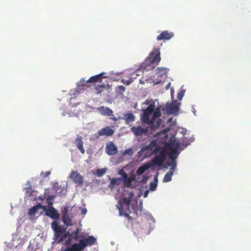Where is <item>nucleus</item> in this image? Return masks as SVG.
<instances>
[{"label": "nucleus", "mask_w": 251, "mask_h": 251, "mask_svg": "<svg viewBox=\"0 0 251 251\" xmlns=\"http://www.w3.org/2000/svg\"><path fill=\"white\" fill-rule=\"evenodd\" d=\"M161 60L159 48H154L149 54L144 63V69L146 71L151 70L156 66Z\"/></svg>", "instance_id": "obj_1"}, {"label": "nucleus", "mask_w": 251, "mask_h": 251, "mask_svg": "<svg viewBox=\"0 0 251 251\" xmlns=\"http://www.w3.org/2000/svg\"><path fill=\"white\" fill-rule=\"evenodd\" d=\"M155 107V104L153 103L150 104L145 110H144L143 114L141 116V120L143 123L149 124H151L150 116L153 112Z\"/></svg>", "instance_id": "obj_2"}, {"label": "nucleus", "mask_w": 251, "mask_h": 251, "mask_svg": "<svg viewBox=\"0 0 251 251\" xmlns=\"http://www.w3.org/2000/svg\"><path fill=\"white\" fill-rule=\"evenodd\" d=\"M130 131L136 137L147 135L149 132L148 127H142L141 126H133L130 128Z\"/></svg>", "instance_id": "obj_3"}, {"label": "nucleus", "mask_w": 251, "mask_h": 251, "mask_svg": "<svg viewBox=\"0 0 251 251\" xmlns=\"http://www.w3.org/2000/svg\"><path fill=\"white\" fill-rule=\"evenodd\" d=\"M96 242V239L94 236H89L88 238L80 240L79 243L77 244L81 251H83L87 246L93 245Z\"/></svg>", "instance_id": "obj_4"}, {"label": "nucleus", "mask_w": 251, "mask_h": 251, "mask_svg": "<svg viewBox=\"0 0 251 251\" xmlns=\"http://www.w3.org/2000/svg\"><path fill=\"white\" fill-rule=\"evenodd\" d=\"M44 211L45 212L46 216L52 219L57 220L59 218V213L52 206L50 207H44Z\"/></svg>", "instance_id": "obj_5"}, {"label": "nucleus", "mask_w": 251, "mask_h": 251, "mask_svg": "<svg viewBox=\"0 0 251 251\" xmlns=\"http://www.w3.org/2000/svg\"><path fill=\"white\" fill-rule=\"evenodd\" d=\"M51 228L54 232V236L58 238L65 230V228L63 226H60L56 221H53L51 224Z\"/></svg>", "instance_id": "obj_6"}, {"label": "nucleus", "mask_w": 251, "mask_h": 251, "mask_svg": "<svg viewBox=\"0 0 251 251\" xmlns=\"http://www.w3.org/2000/svg\"><path fill=\"white\" fill-rule=\"evenodd\" d=\"M134 193L133 192H130L128 197L124 198L123 199V204H122L121 202L120 201V205L117 206L118 208L119 209V207H121L120 206L121 205L123 206L122 210H127V211H129V206L130 205Z\"/></svg>", "instance_id": "obj_7"}, {"label": "nucleus", "mask_w": 251, "mask_h": 251, "mask_svg": "<svg viewBox=\"0 0 251 251\" xmlns=\"http://www.w3.org/2000/svg\"><path fill=\"white\" fill-rule=\"evenodd\" d=\"M69 208L68 205L61 208V213L62 215V221L65 224H68L72 221V215L68 212Z\"/></svg>", "instance_id": "obj_8"}, {"label": "nucleus", "mask_w": 251, "mask_h": 251, "mask_svg": "<svg viewBox=\"0 0 251 251\" xmlns=\"http://www.w3.org/2000/svg\"><path fill=\"white\" fill-rule=\"evenodd\" d=\"M166 159V154L161 152L159 155L155 156L151 159V166L161 165Z\"/></svg>", "instance_id": "obj_9"}, {"label": "nucleus", "mask_w": 251, "mask_h": 251, "mask_svg": "<svg viewBox=\"0 0 251 251\" xmlns=\"http://www.w3.org/2000/svg\"><path fill=\"white\" fill-rule=\"evenodd\" d=\"M70 178L78 186H81L83 183V177L77 171H73L70 175Z\"/></svg>", "instance_id": "obj_10"}, {"label": "nucleus", "mask_w": 251, "mask_h": 251, "mask_svg": "<svg viewBox=\"0 0 251 251\" xmlns=\"http://www.w3.org/2000/svg\"><path fill=\"white\" fill-rule=\"evenodd\" d=\"M174 36V33L173 32H169L168 30L162 31L157 36V40H169Z\"/></svg>", "instance_id": "obj_11"}, {"label": "nucleus", "mask_w": 251, "mask_h": 251, "mask_svg": "<svg viewBox=\"0 0 251 251\" xmlns=\"http://www.w3.org/2000/svg\"><path fill=\"white\" fill-rule=\"evenodd\" d=\"M105 151L109 155H114L118 152V149L116 145L111 142L106 145Z\"/></svg>", "instance_id": "obj_12"}, {"label": "nucleus", "mask_w": 251, "mask_h": 251, "mask_svg": "<svg viewBox=\"0 0 251 251\" xmlns=\"http://www.w3.org/2000/svg\"><path fill=\"white\" fill-rule=\"evenodd\" d=\"M75 144L77 147L78 150L82 153V154H84L85 153V149L83 147V142L82 140V137L80 135H77L75 142Z\"/></svg>", "instance_id": "obj_13"}, {"label": "nucleus", "mask_w": 251, "mask_h": 251, "mask_svg": "<svg viewBox=\"0 0 251 251\" xmlns=\"http://www.w3.org/2000/svg\"><path fill=\"white\" fill-rule=\"evenodd\" d=\"M114 131L109 126L105 127L98 131L99 135L110 136L113 134Z\"/></svg>", "instance_id": "obj_14"}, {"label": "nucleus", "mask_w": 251, "mask_h": 251, "mask_svg": "<svg viewBox=\"0 0 251 251\" xmlns=\"http://www.w3.org/2000/svg\"><path fill=\"white\" fill-rule=\"evenodd\" d=\"M98 111L103 116H113V111L109 107L101 106L97 108Z\"/></svg>", "instance_id": "obj_15"}, {"label": "nucleus", "mask_w": 251, "mask_h": 251, "mask_svg": "<svg viewBox=\"0 0 251 251\" xmlns=\"http://www.w3.org/2000/svg\"><path fill=\"white\" fill-rule=\"evenodd\" d=\"M104 73H101L96 75H94L89 78L87 80H86V83H93V82H101L103 78H105L106 76L102 77V75L104 74Z\"/></svg>", "instance_id": "obj_16"}, {"label": "nucleus", "mask_w": 251, "mask_h": 251, "mask_svg": "<svg viewBox=\"0 0 251 251\" xmlns=\"http://www.w3.org/2000/svg\"><path fill=\"white\" fill-rule=\"evenodd\" d=\"M178 110V106L174 103H170L166 105V111L169 114H176Z\"/></svg>", "instance_id": "obj_17"}, {"label": "nucleus", "mask_w": 251, "mask_h": 251, "mask_svg": "<svg viewBox=\"0 0 251 251\" xmlns=\"http://www.w3.org/2000/svg\"><path fill=\"white\" fill-rule=\"evenodd\" d=\"M151 163L147 162L140 166L136 171V174L138 175H142L146 170H148L150 168H151Z\"/></svg>", "instance_id": "obj_18"}, {"label": "nucleus", "mask_w": 251, "mask_h": 251, "mask_svg": "<svg viewBox=\"0 0 251 251\" xmlns=\"http://www.w3.org/2000/svg\"><path fill=\"white\" fill-rule=\"evenodd\" d=\"M121 119L124 120L126 124L130 122H134L135 120V117L131 112L128 113H124V117L120 118Z\"/></svg>", "instance_id": "obj_19"}, {"label": "nucleus", "mask_w": 251, "mask_h": 251, "mask_svg": "<svg viewBox=\"0 0 251 251\" xmlns=\"http://www.w3.org/2000/svg\"><path fill=\"white\" fill-rule=\"evenodd\" d=\"M168 69L165 67H158L155 71L158 77L166 76Z\"/></svg>", "instance_id": "obj_20"}, {"label": "nucleus", "mask_w": 251, "mask_h": 251, "mask_svg": "<svg viewBox=\"0 0 251 251\" xmlns=\"http://www.w3.org/2000/svg\"><path fill=\"white\" fill-rule=\"evenodd\" d=\"M121 207H119V210L120 215L121 216L124 215L126 217L129 223H131L132 221V218L129 216V213H130V211H127V210H122L123 206L120 205Z\"/></svg>", "instance_id": "obj_21"}, {"label": "nucleus", "mask_w": 251, "mask_h": 251, "mask_svg": "<svg viewBox=\"0 0 251 251\" xmlns=\"http://www.w3.org/2000/svg\"><path fill=\"white\" fill-rule=\"evenodd\" d=\"M157 141L155 140H152L150 144L147 146V147H145V148H142L141 150V151H146V150H151V151H152V150H153L155 147L157 146Z\"/></svg>", "instance_id": "obj_22"}, {"label": "nucleus", "mask_w": 251, "mask_h": 251, "mask_svg": "<svg viewBox=\"0 0 251 251\" xmlns=\"http://www.w3.org/2000/svg\"><path fill=\"white\" fill-rule=\"evenodd\" d=\"M152 113H153V116H152L151 120V123H153V119H155L161 116V112H160V108L157 107L155 109L154 108V110Z\"/></svg>", "instance_id": "obj_23"}, {"label": "nucleus", "mask_w": 251, "mask_h": 251, "mask_svg": "<svg viewBox=\"0 0 251 251\" xmlns=\"http://www.w3.org/2000/svg\"><path fill=\"white\" fill-rule=\"evenodd\" d=\"M174 172H173L172 170H169V171L167 173L163 179V181L164 182H168L172 180V177L173 175Z\"/></svg>", "instance_id": "obj_24"}, {"label": "nucleus", "mask_w": 251, "mask_h": 251, "mask_svg": "<svg viewBox=\"0 0 251 251\" xmlns=\"http://www.w3.org/2000/svg\"><path fill=\"white\" fill-rule=\"evenodd\" d=\"M63 251H81L77 243L73 244L71 247L66 248Z\"/></svg>", "instance_id": "obj_25"}, {"label": "nucleus", "mask_w": 251, "mask_h": 251, "mask_svg": "<svg viewBox=\"0 0 251 251\" xmlns=\"http://www.w3.org/2000/svg\"><path fill=\"white\" fill-rule=\"evenodd\" d=\"M55 197V195H51L48 196L46 200V203L47 204V207L52 206L53 204V202L52 201L54 199Z\"/></svg>", "instance_id": "obj_26"}, {"label": "nucleus", "mask_w": 251, "mask_h": 251, "mask_svg": "<svg viewBox=\"0 0 251 251\" xmlns=\"http://www.w3.org/2000/svg\"><path fill=\"white\" fill-rule=\"evenodd\" d=\"M95 89L97 91V94L99 95L104 91L105 85L104 84H98L95 86Z\"/></svg>", "instance_id": "obj_27"}, {"label": "nucleus", "mask_w": 251, "mask_h": 251, "mask_svg": "<svg viewBox=\"0 0 251 251\" xmlns=\"http://www.w3.org/2000/svg\"><path fill=\"white\" fill-rule=\"evenodd\" d=\"M167 165L171 167L170 170H172L173 172H174L175 169L176 167V163L175 159H172L170 162L167 163Z\"/></svg>", "instance_id": "obj_28"}, {"label": "nucleus", "mask_w": 251, "mask_h": 251, "mask_svg": "<svg viewBox=\"0 0 251 251\" xmlns=\"http://www.w3.org/2000/svg\"><path fill=\"white\" fill-rule=\"evenodd\" d=\"M79 229L78 228H77L75 231L72 232L71 234V236L73 237V238L75 241L78 240L79 236H78Z\"/></svg>", "instance_id": "obj_29"}, {"label": "nucleus", "mask_w": 251, "mask_h": 251, "mask_svg": "<svg viewBox=\"0 0 251 251\" xmlns=\"http://www.w3.org/2000/svg\"><path fill=\"white\" fill-rule=\"evenodd\" d=\"M116 92L119 94H123L126 90V88L123 85H120L116 87Z\"/></svg>", "instance_id": "obj_30"}, {"label": "nucleus", "mask_w": 251, "mask_h": 251, "mask_svg": "<svg viewBox=\"0 0 251 251\" xmlns=\"http://www.w3.org/2000/svg\"><path fill=\"white\" fill-rule=\"evenodd\" d=\"M29 197L35 196L36 191L33 190L30 187H28L26 192Z\"/></svg>", "instance_id": "obj_31"}, {"label": "nucleus", "mask_w": 251, "mask_h": 251, "mask_svg": "<svg viewBox=\"0 0 251 251\" xmlns=\"http://www.w3.org/2000/svg\"><path fill=\"white\" fill-rule=\"evenodd\" d=\"M106 172V169H98L96 172V175L99 176H101Z\"/></svg>", "instance_id": "obj_32"}, {"label": "nucleus", "mask_w": 251, "mask_h": 251, "mask_svg": "<svg viewBox=\"0 0 251 251\" xmlns=\"http://www.w3.org/2000/svg\"><path fill=\"white\" fill-rule=\"evenodd\" d=\"M122 82L126 85H129L133 81V79L132 77H130L128 80L126 79H122L121 80Z\"/></svg>", "instance_id": "obj_33"}, {"label": "nucleus", "mask_w": 251, "mask_h": 251, "mask_svg": "<svg viewBox=\"0 0 251 251\" xmlns=\"http://www.w3.org/2000/svg\"><path fill=\"white\" fill-rule=\"evenodd\" d=\"M162 150H163V149L161 147L157 145V146L155 147V148L153 150L152 153L153 154H156L158 152H160V153L161 152H163Z\"/></svg>", "instance_id": "obj_34"}, {"label": "nucleus", "mask_w": 251, "mask_h": 251, "mask_svg": "<svg viewBox=\"0 0 251 251\" xmlns=\"http://www.w3.org/2000/svg\"><path fill=\"white\" fill-rule=\"evenodd\" d=\"M132 181V179L130 177H128V178L124 180V184L125 186L126 187L129 188L131 185V182Z\"/></svg>", "instance_id": "obj_35"}, {"label": "nucleus", "mask_w": 251, "mask_h": 251, "mask_svg": "<svg viewBox=\"0 0 251 251\" xmlns=\"http://www.w3.org/2000/svg\"><path fill=\"white\" fill-rule=\"evenodd\" d=\"M133 153V151L132 149H128L124 151V152H123V155H125L126 154H127L128 155H132Z\"/></svg>", "instance_id": "obj_36"}, {"label": "nucleus", "mask_w": 251, "mask_h": 251, "mask_svg": "<svg viewBox=\"0 0 251 251\" xmlns=\"http://www.w3.org/2000/svg\"><path fill=\"white\" fill-rule=\"evenodd\" d=\"M38 211V210L37 209V208H36L34 206L31 208L30 209H29V211H28V214L30 215H33L34 214H35V213Z\"/></svg>", "instance_id": "obj_37"}, {"label": "nucleus", "mask_w": 251, "mask_h": 251, "mask_svg": "<svg viewBox=\"0 0 251 251\" xmlns=\"http://www.w3.org/2000/svg\"><path fill=\"white\" fill-rule=\"evenodd\" d=\"M157 187V184L154 182H151L150 184V189L151 191H154Z\"/></svg>", "instance_id": "obj_38"}, {"label": "nucleus", "mask_w": 251, "mask_h": 251, "mask_svg": "<svg viewBox=\"0 0 251 251\" xmlns=\"http://www.w3.org/2000/svg\"><path fill=\"white\" fill-rule=\"evenodd\" d=\"M51 172L50 171H46L45 172H42L41 173V175L43 177H46L49 176Z\"/></svg>", "instance_id": "obj_39"}, {"label": "nucleus", "mask_w": 251, "mask_h": 251, "mask_svg": "<svg viewBox=\"0 0 251 251\" xmlns=\"http://www.w3.org/2000/svg\"><path fill=\"white\" fill-rule=\"evenodd\" d=\"M184 91H180L177 95V99L179 100H181L182 97H183L184 96Z\"/></svg>", "instance_id": "obj_40"}, {"label": "nucleus", "mask_w": 251, "mask_h": 251, "mask_svg": "<svg viewBox=\"0 0 251 251\" xmlns=\"http://www.w3.org/2000/svg\"><path fill=\"white\" fill-rule=\"evenodd\" d=\"M34 207L37 208L38 210L40 209H42L44 210V207H47L46 206L42 205L41 203H39L37 205L34 206Z\"/></svg>", "instance_id": "obj_41"}, {"label": "nucleus", "mask_w": 251, "mask_h": 251, "mask_svg": "<svg viewBox=\"0 0 251 251\" xmlns=\"http://www.w3.org/2000/svg\"><path fill=\"white\" fill-rule=\"evenodd\" d=\"M86 81H85V80L84 79V78H81L80 80H79V84L80 85H81V86H84L85 85V83H86Z\"/></svg>", "instance_id": "obj_42"}, {"label": "nucleus", "mask_w": 251, "mask_h": 251, "mask_svg": "<svg viewBox=\"0 0 251 251\" xmlns=\"http://www.w3.org/2000/svg\"><path fill=\"white\" fill-rule=\"evenodd\" d=\"M121 175H122L124 179V180L128 178L127 176V174L124 171L122 172V173L121 174Z\"/></svg>", "instance_id": "obj_43"}, {"label": "nucleus", "mask_w": 251, "mask_h": 251, "mask_svg": "<svg viewBox=\"0 0 251 251\" xmlns=\"http://www.w3.org/2000/svg\"><path fill=\"white\" fill-rule=\"evenodd\" d=\"M87 209H86V208H83V209L81 210V214L82 215H85V214L87 213Z\"/></svg>", "instance_id": "obj_44"}, {"label": "nucleus", "mask_w": 251, "mask_h": 251, "mask_svg": "<svg viewBox=\"0 0 251 251\" xmlns=\"http://www.w3.org/2000/svg\"><path fill=\"white\" fill-rule=\"evenodd\" d=\"M112 116H113V117H110V119H111L112 120H113V121H117L118 120V118H116V117H115L113 116V115ZM120 118H119V119H120Z\"/></svg>", "instance_id": "obj_45"}, {"label": "nucleus", "mask_w": 251, "mask_h": 251, "mask_svg": "<svg viewBox=\"0 0 251 251\" xmlns=\"http://www.w3.org/2000/svg\"><path fill=\"white\" fill-rule=\"evenodd\" d=\"M116 179H113L112 180H111V183L113 185H115V184H116Z\"/></svg>", "instance_id": "obj_46"}, {"label": "nucleus", "mask_w": 251, "mask_h": 251, "mask_svg": "<svg viewBox=\"0 0 251 251\" xmlns=\"http://www.w3.org/2000/svg\"><path fill=\"white\" fill-rule=\"evenodd\" d=\"M148 194V191H146V192H145V193H144V197H146L147 196V195Z\"/></svg>", "instance_id": "obj_47"}, {"label": "nucleus", "mask_w": 251, "mask_h": 251, "mask_svg": "<svg viewBox=\"0 0 251 251\" xmlns=\"http://www.w3.org/2000/svg\"><path fill=\"white\" fill-rule=\"evenodd\" d=\"M170 84V83H169V84H168L167 85V86H166V89H168L169 88Z\"/></svg>", "instance_id": "obj_48"}, {"label": "nucleus", "mask_w": 251, "mask_h": 251, "mask_svg": "<svg viewBox=\"0 0 251 251\" xmlns=\"http://www.w3.org/2000/svg\"><path fill=\"white\" fill-rule=\"evenodd\" d=\"M39 200L40 201H42V200H43V198H42V197H39Z\"/></svg>", "instance_id": "obj_49"}, {"label": "nucleus", "mask_w": 251, "mask_h": 251, "mask_svg": "<svg viewBox=\"0 0 251 251\" xmlns=\"http://www.w3.org/2000/svg\"><path fill=\"white\" fill-rule=\"evenodd\" d=\"M145 103H146V104H149V101H148V100H147L146 101V102H145Z\"/></svg>", "instance_id": "obj_50"}]
</instances>
